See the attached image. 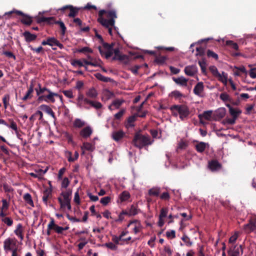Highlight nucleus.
I'll use <instances>...</instances> for the list:
<instances>
[{"label":"nucleus","instance_id":"obj_2","mask_svg":"<svg viewBox=\"0 0 256 256\" xmlns=\"http://www.w3.org/2000/svg\"><path fill=\"white\" fill-rule=\"evenodd\" d=\"M34 90L38 96V101L39 102L44 101L54 103L55 102L54 96H58V94L52 92L46 86H42L40 83L38 84V86Z\"/></svg>","mask_w":256,"mask_h":256},{"label":"nucleus","instance_id":"obj_28","mask_svg":"<svg viewBox=\"0 0 256 256\" xmlns=\"http://www.w3.org/2000/svg\"><path fill=\"white\" fill-rule=\"evenodd\" d=\"M54 20V17H37L36 18V22L38 24H41L44 22H47L48 24H50L53 23V21Z\"/></svg>","mask_w":256,"mask_h":256},{"label":"nucleus","instance_id":"obj_63","mask_svg":"<svg viewBox=\"0 0 256 256\" xmlns=\"http://www.w3.org/2000/svg\"><path fill=\"white\" fill-rule=\"evenodd\" d=\"M111 200V198L109 196H105L100 199V202L104 206L107 205Z\"/></svg>","mask_w":256,"mask_h":256},{"label":"nucleus","instance_id":"obj_26","mask_svg":"<svg viewBox=\"0 0 256 256\" xmlns=\"http://www.w3.org/2000/svg\"><path fill=\"white\" fill-rule=\"evenodd\" d=\"M23 36L24 37L26 41L27 42H30L34 41L37 38V36L34 34H32L28 31H25L22 34Z\"/></svg>","mask_w":256,"mask_h":256},{"label":"nucleus","instance_id":"obj_13","mask_svg":"<svg viewBox=\"0 0 256 256\" xmlns=\"http://www.w3.org/2000/svg\"><path fill=\"white\" fill-rule=\"evenodd\" d=\"M80 9V8L74 7L72 5H66L60 8L59 10L62 12H64L66 10H69L70 13L68 15V16L70 18H74L78 14Z\"/></svg>","mask_w":256,"mask_h":256},{"label":"nucleus","instance_id":"obj_18","mask_svg":"<svg viewBox=\"0 0 256 256\" xmlns=\"http://www.w3.org/2000/svg\"><path fill=\"white\" fill-rule=\"evenodd\" d=\"M131 225H134L133 232L135 234L138 233L142 230V226L141 225L140 222L138 220H134L130 221L128 224L127 226L129 227Z\"/></svg>","mask_w":256,"mask_h":256},{"label":"nucleus","instance_id":"obj_32","mask_svg":"<svg viewBox=\"0 0 256 256\" xmlns=\"http://www.w3.org/2000/svg\"><path fill=\"white\" fill-rule=\"evenodd\" d=\"M95 77L98 80L108 82H113V80L112 79L110 78L106 77L104 76L102 74L100 73H96L94 74Z\"/></svg>","mask_w":256,"mask_h":256},{"label":"nucleus","instance_id":"obj_47","mask_svg":"<svg viewBox=\"0 0 256 256\" xmlns=\"http://www.w3.org/2000/svg\"><path fill=\"white\" fill-rule=\"evenodd\" d=\"M124 102V99H116L112 102V105L116 108L118 109Z\"/></svg>","mask_w":256,"mask_h":256},{"label":"nucleus","instance_id":"obj_12","mask_svg":"<svg viewBox=\"0 0 256 256\" xmlns=\"http://www.w3.org/2000/svg\"><path fill=\"white\" fill-rule=\"evenodd\" d=\"M68 226L65 227L60 226L55 224L54 220L53 218H50V220L49 222V228H53L54 230L58 234H62L64 230H66L69 229Z\"/></svg>","mask_w":256,"mask_h":256},{"label":"nucleus","instance_id":"obj_42","mask_svg":"<svg viewBox=\"0 0 256 256\" xmlns=\"http://www.w3.org/2000/svg\"><path fill=\"white\" fill-rule=\"evenodd\" d=\"M82 148L87 150L93 151L94 149V146L91 143L84 142L83 143Z\"/></svg>","mask_w":256,"mask_h":256},{"label":"nucleus","instance_id":"obj_15","mask_svg":"<svg viewBox=\"0 0 256 256\" xmlns=\"http://www.w3.org/2000/svg\"><path fill=\"white\" fill-rule=\"evenodd\" d=\"M194 142L196 143L194 145V148L197 152L199 153H202L206 148L209 147V144L208 143L197 140Z\"/></svg>","mask_w":256,"mask_h":256},{"label":"nucleus","instance_id":"obj_33","mask_svg":"<svg viewBox=\"0 0 256 256\" xmlns=\"http://www.w3.org/2000/svg\"><path fill=\"white\" fill-rule=\"evenodd\" d=\"M212 114V110L204 111L202 114L198 115V118L201 120L202 118H204L206 120H210Z\"/></svg>","mask_w":256,"mask_h":256},{"label":"nucleus","instance_id":"obj_10","mask_svg":"<svg viewBox=\"0 0 256 256\" xmlns=\"http://www.w3.org/2000/svg\"><path fill=\"white\" fill-rule=\"evenodd\" d=\"M243 228L246 233L256 234V216L250 218L248 222L244 225Z\"/></svg>","mask_w":256,"mask_h":256},{"label":"nucleus","instance_id":"obj_6","mask_svg":"<svg viewBox=\"0 0 256 256\" xmlns=\"http://www.w3.org/2000/svg\"><path fill=\"white\" fill-rule=\"evenodd\" d=\"M170 110L172 112H174V110L177 112L182 120L187 119L190 114L189 108L185 104L173 105L170 108Z\"/></svg>","mask_w":256,"mask_h":256},{"label":"nucleus","instance_id":"obj_17","mask_svg":"<svg viewBox=\"0 0 256 256\" xmlns=\"http://www.w3.org/2000/svg\"><path fill=\"white\" fill-rule=\"evenodd\" d=\"M92 133V130L90 126H87L80 132V136L84 139L89 138Z\"/></svg>","mask_w":256,"mask_h":256},{"label":"nucleus","instance_id":"obj_11","mask_svg":"<svg viewBox=\"0 0 256 256\" xmlns=\"http://www.w3.org/2000/svg\"><path fill=\"white\" fill-rule=\"evenodd\" d=\"M52 188H46L43 192V196L42 198V202L46 206L49 205L52 206L53 205L48 202V200L52 198Z\"/></svg>","mask_w":256,"mask_h":256},{"label":"nucleus","instance_id":"obj_24","mask_svg":"<svg viewBox=\"0 0 256 256\" xmlns=\"http://www.w3.org/2000/svg\"><path fill=\"white\" fill-rule=\"evenodd\" d=\"M24 228L22 225L21 224H18L16 230H14V233L21 240H22L24 238Z\"/></svg>","mask_w":256,"mask_h":256},{"label":"nucleus","instance_id":"obj_55","mask_svg":"<svg viewBox=\"0 0 256 256\" xmlns=\"http://www.w3.org/2000/svg\"><path fill=\"white\" fill-rule=\"evenodd\" d=\"M177 162L178 161H166L165 165L166 167L171 166L173 168H178Z\"/></svg>","mask_w":256,"mask_h":256},{"label":"nucleus","instance_id":"obj_60","mask_svg":"<svg viewBox=\"0 0 256 256\" xmlns=\"http://www.w3.org/2000/svg\"><path fill=\"white\" fill-rule=\"evenodd\" d=\"M220 98L223 102H231L229 95L226 92L222 93L220 94Z\"/></svg>","mask_w":256,"mask_h":256},{"label":"nucleus","instance_id":"obj_41","mask_svg":"<svg viewBox=\"0 0 256 256\" xmlns=\"http://www.w3.org/2000/svg\"><path fill=\"white\" fill-rule=\"evenodd\" d=\"M1 220L2 222L8 227L12 226L14 224V220L10 217L6 216V218H2Z\"/></svg>","mask_w":256,"mask_h":256},{"label":"nucleus","instance_id":"obj_36","mask_svg":"<svg viewBox=\"0 0 256 256\" xmlns=\"http://www.w3.org/2000/svg\"><path fill=\"white\" fill-rule=\"evenodd\" d=\"M102 94L106 100H108L115 96L114 94L112 92L108 89L104 90Z\"/></svg>","mask_w":256,"mask_h":256},{"label":"nucleus","instance_id":"obj_38","mask_svg":"<svg viewBox=\"0 0 256 256\" xmlns=\"http://www.w3.org/2000/svg\"><path fill=\"white\" fill-rule=\"evenodd\" d=\"M235 69L236 70L234 72V74L236 76H240V73L246 74V70L245 67L243 66H242L240 67L235 66Z\"/></svg>","mask_w":256,"mask_h":256},{"label":"nucleus","instance_id":"obj_29","mask_svg":"<svg viewBox=\"0 0 256 256\" xmlns=\"http://www.w3.org/2000/svg\"><path fill=\"white\" fill-rule=\"evenodd\" d=\"M161 192V189L159 187H153L148 191V194L150 196H158Z\"/></svg>","mask_w":256,"mask_h":256},{"label":"nucleus","instance_id":"obj_19","mask_svg":"<svg viewBox=\"0 0 256 256\" xmlns=\"http://www.w3.org/2000/svg\"><path fill=\"white\" fill-rule=\"evenodd\" d=\"M39 109L46 112L48 115L52 116L54 120L56 119L54 112L46 104H42L39 106Z\"/></svg>","mask_w":256,"mask_h":256},{"label":"nucleus","instance_id":"obj_51","mask_svg":"<svg viewBox=\"0 0 256 256\" xmlns=\"http://www.w3.org/2000/svg\"><path fill=\"white\" fill-rule=\"evenodd\" d=\"M136 120V117L134 116H130L128 119V122L126 124L127 128L132 127L134 126V122Z\"/></svg>","mask_w":256,"mask_h":256},{"label":"nucleus","instance_id":"obj_30","mask_svg":"<svg viewBox=\"0 0 256 256\" xmlns=\"http://www.w3.org/2000/svg\"><path fill=\"white\" fill-rule=\"evenodd\" d=\"M6 46V45H4L0 49H2V54H4L8 58H12L14 59V60H16V56L10 52H8L7 50H5V47Z\"/></svg>","mask_w":256,"mask_h":256},{"label":"nucleus","instance_id":"obj_25","mask_svg":"<svg viewBox=\"0 0 256 256\" xmlns=\"http://www.w3.org/2000/svg\"><path fill=\"white\" fill-rule=\"evenodd\" d=\"M125 133L122 130L115 131L112 132V138L116 142H118L125 136Z\"/></svg>","mask_w":256,"mask_h":256},{"label":"nucleus","instance_id":"obj_20","mask_svg":"<svg viewBox=\"0 0 256 256\" xmlns=\"http://www.w3.org/2000/svg\"><path fill=\"white\" fill-rule=\"evenodd\" d=\"M204 90V86L202 82H198L194 87V93L198 96H200Z\"/></svg>","mask_w":256,"mask_h":256},{"label":"nucleus","instance_id":"obj_50","mask_svg":"<svg viewBox=\"0 0 256 256\" xmlns=\"http://www.w3.org/2000/svg\"><path fill=\"white\" fill-rule=\"evenodd\" d=\"M216 77L218 78V80L224 84L225 85L227 84V74L224 72H222V74H220V76Z\"/></svg>","mask_w":256,"mask_h":256},{"label":"nucleus","instance_id":"obj_35","mask_svg":"<svg viewBox=\"0 0 256 256\" xmlns=\"http://www.w3.org/2000/svg\"><path fill=\"white\" fill-rule=\"evenodd\" d=\"M130 197V192L126 190L122 192L119 196V198L122 202L128 200Z\"/></svg>","mask_w":256,"mask_h":256},{"label":"nucleus","instance_id":"obj_4","mask_svg":"<svg viewBox=\"0 0 256 256\" xmlns=\"http://www.w3.org/2000/svg\"><path fill=\"white\" fill-rule=\"evenodd\" d=\"M153 142L154 140H151L149 136L142 135L138 133L135 134L132 140L133 144L140 148L151 145Z\"/></svg>","mask_w":256,"mask_h":256},{"label":"nucleus","instance_id":"obj_44","mask_svg":"<svg viewBox=\"0 0 256 256\" xmlns=\"http://www.w3.org/2000/svg\"><path fill=\"white\" fill-rule=\"evenodd\" d=\"M230 115L234 118H237L238 116L242 113V110L239 109L230 108L229 111Z\"/></svg>","mask_w":256,"mask_h":256},{"label":"nucleus","instance_id":"obj_21","mask_svg":"<svg viewBox=\"0 0 256 256\" xmlns=\"http://www.w3.org/2000/svg\"><path fill=\"white\" fill-rule=\"evenodd\" d=\"M222 166L218 161H209L208 168L212 172L218 170L221 168Z\"/></svg>","mask_w":256,"mask_h":256},{"label":"nucleus","instance_id":"obj_40","mask_svg":"<svg viewBox=\"0 0 256 256\" xmlns=\"http://www.w3.org/2000/svg\"><path fill=\"white\" fill-rule=\"evenodd\" d=\"M24 200L29 205H30V206H32V207L34 206V202L32 200V196L30 194H28V193L26 194L24 196Z\"/></svg>","mask_w":256,"mask_h":256},{"label":"nucleus","instance_id":"obj_14","mask_svg":"<svg viewBox=\"0 0 256 256\" xmlns=\"http://www.w3.org/2000/svg\"><path fill=\"white\" fill-rule=\"evenodd\" d=\"M228 254L230 256H240V254H242V246L232 245L230 246Z\"/></svg>","mask_w":256,"mask_h":256},{"label":"nucleus","instance_id":"obj_23","mask_svg":"<svg viewBox=\"0 0 256 256\" xmlns=\"http://www.w3.org/2000/svg\"><path fill=\"white\" fill-rule=\"evenodd\" d=\"M73 22L76 24V26H78L80 28V29L81 32H89L90 28L88 26L82 28V22L81 20L79 18H74L73 20Z\"/></svg>","mask_w":256,"mask_h":256},{"label":"nucleus","instance_id":"obj_8","mask_svg":"<svg viewBox=\"0 0 256 256\" xmlns=\"http://www.w3.org/2000/svg\"><path fill=\"white\" fill-rule=\"evenodd\" d=\"M13 13H15L17 15L21 16H22V18L20 19V20L21 22L24 24L30 26L32 22V17L20 10H14L12 11L6 12L5 15H10Z\"/></svg>","mask_w":256,"mask_h":256},{"label":"nucleus","instance_id":"obj_39","mask_svg":"<svg viewBox=\"0 0 256 256\" xmlns=\"http://www.w3.org/2000/svg\"><path fill=\"white\" fill-rule=\"evenodd\" d=\"M53 23L58 24L60 26L61 29V34L62 36L64 35L66 30V28L64 23L61 20L55 21L54 20L53 21Z\"/></svg>","mask_w":256,"mask_h":256},{"label":"nucleus","instance_id":"obj_37","mask_svg":"<svg viewBox=\"0 0 256 256\" xmlns=\"http://www.w3.org/2000/svg\"><path fill=\"white\" fill-rule=\"evenodd\" d=\"M181 239L186 246L190 247L192 245V242L186 234H184Z\"/></svg>","mask_w":256,"mask_h":256},{"label":"nucleus","instance_id":"obj_7","mask_svg":"<svg viewBox=\"0 0 256 256\" xmlns=\"http://www.w3.org/2000/svg\"><path fill=\"white\" fill-rule=\"evenodd\" d=\"M114 44L113 43L109 44L108 43H104L102 46L105 52L102 50L100 46L98 47V49L100 55L104 56L106 59L109 58L113 54V48Z\"/></svg>","mask_w":256,"mask_h":256},{"label":"nucleus","instance_id":"obj_58","mask_svg":"<svg viewBox=\"0 0 256 256\" xmlns=\"http://www.w3.org/2000/svg\"><path fill=\"white\" fill-rule=\"evenodd\" d=\"M238 232H236L228 240V243L233 245V244L236 242V240L238 239Z\"/></svg>","mask_w":256,"mask_h":256},{"label":"nucleus","instance_id":"obj_16","mask_svg":"<svg viewBox=\"0 0 256 256\" xmlns=\"http://www.w3.org/2000/svg\"><path fill=\"white\" fill-rule=\"evenodd\" d=\"M184 72L186 75L193 76L198 72V68L196 65L188 66L185 67Z\"/></svg>","mask_w":256,"mask_h":256},{"label":"nucleus","instance_id":"obj_22","mask_svg":"<svg viewBox=\"0 0 256 256\" xmlns=\"http://www.w3.org/2000/svg\"><path fill=\"white\" fill-rule=\"evenodd\" d=\"M48 45L51 46H58L61 50L64 48L63 44L60 43L59 41L54 37H48Z\"/></svg>","mask_w":256,"mask_h":256},{"label":"nucleus","instance_id":"obj_61","mask_svg":"<svg viewBox=\"0 0 256 256\" xmlns=\"http://www.w3.org/2000/svg\"><path fill=\"white\" fill-rule=\"evenodd\" d=\"M90 105L96 110L100 109L102 106V104L100 102L93 100H92V103H90Z\"/></svg>","mask_w":256,"mask_h":256},{"label":"nucleus","instance_id":"obj_64","mask_svg":"<svg viewBox=\"0 0 256 256\" xmlns=\"http://www.w3.org/2000/svg\"><path fill=\"white\" fill-rule=\"evenodd\" d=\"M210 70L215 76H220V73L218 72L217 68L214 66H212L210 68Z\"/></svg>","mask_w":256,"mask_h":256},{"label":"nucleus","instance_id":"obj_1","mask_svg":"<svg viewBox=\"0 0 256 256\" xmlns=\"http://www.w3.org/2000/svg\"><path fill=\"white\" fill-rule=\"evenodd\" d=\"M117 18L115 10H102L98 12L97 21L102 26L108 29V34L112 36V26L115 24V19Z\"/></svg>","mask_w":256,"mask_h":256},{"label":"nucleus","instance_id":"obj_3","mask_svg":"<svg viewBox=\"0 0 256 256\" xmlns=\"http://www.w3.org/2000/svg\"><path fill=\"white\" fill-rule=\"evenodd\" d=\"M71 194L72 192L70 190L62 192L60 196L58 198L60 204V210L63 212H66V210H71Z\"/></svg>","mask_w":256,"mask_h":256},{"label":"nucleus","instance_id":"obj_53","mask_svg":"<svg viewBox=\"0 0 256 256\" xmlns=\"http://www.w3.org/2000/svg\"><path fill=\"white\" fill-rule=\"evenodd\" d=\"M70 63L71 64L74 66H78L80 67H82V66H84V64L82 62V60H71Z\"/></svg>","mask_w":256,"mask_h":256},{"label":"nucleus","instance_id":"obj_27","mask_svg":"<svg viewBox=\"0 0 256 256\" xmlns=\"http://www.w3.org/2000/svg\"><path fill=\"white\" fill-rule=\"evenodd\" d=\"M172 80L181 86H186L188 84V80L184 76H180L178 78H172Z\"/></svg>","mask_w":256,"mask_h":256},{"label":"nucleus","instance_id":"obj_43","mask_svg":"<svg viewBox=\"0 0 256 256\" xmlns=\"http://www.w3.org/2000/svg\"><path fill=\"white\" fill-rule=\"evenodd\" d=\"M74 52L82 53V54H86L87 53H92L93 52V51L89 47L86 46V47H84L82 48L76 49Z\"/></svg>","mask_w":256,"mask_h":256},{"label":"nucleus","instance_id":"obj_62","mask_svg":"<svg viewBox=\"0 0 256 256\" xmlns=\"http://www.w3.org/2000/svg\"><path fill=\"white\" fill-rule=\"evenodd\" d=\"M166 235L168 238L173 239L176 238V232L174 230L167 231Z\"/></svg>","mask_w":256,"mask_h":256},{"label":"nucleus","instance_id":"obj_45","mask_svg":"<svg viewBox=\"0 0 256 256\" xmlns=\"http://www.w3.org/2000/svg\"><path fill=\"white\" fill-rule=\"evenodd\" d=\"M138 214V206L134 204L130 206V208L128 210L129 216H134Z\"/></svg>","mask_w":256,"mask_h":256},{"label":"nucleus","instance_id":"obj_52","mask_svg":"<svg viewBox=\"0 0 256 256\" xmlns=\"http://www.w3.org/2000/svg\"><path fill=\"white\" fill-rule=\"evenodd\" d=\"M160 198L163 200L168 201L170 199V194L168 191L164 192L160 194Z\"/></svg>","mask_w":256,"mask_h":256},{"label":"nucleus","instance_id":"obj_48","mask_svg":"<svg viewBox=\"0 0 256 256\" xmlns=\"http://www.w3.org/2000/svg\"><path fill=\"white\" fill-rule=\"evenodd\" d=\"M198 64L200 67L202 73L205 74L206 72V60L204 58H202L201 60H199L198 62Z\"/></svg>","mask_w":256,"mask_h":256},{"label":"nucleus","instance_id":"obj_46","mask_svg":"<svg viewBox=\"0 0 256 256\" xmlns=\"http://www.w3.org/2000/svg\"><path fill=\"white\" fill-rule=\"evenodd\" d=\"M73 124L74 128H81L85 125V122L80 118H76Z\"/></svg>","mask_w":256,"mask_h":256},{"label":"nucleus","instance_id":"obj_54","mask_svg":"<svg viewBox=\"0 0 256 256\" xmlns=\"http://www.w3.org/2000/svg\"><path fill=\"white\" fill-rule=\"evenodd\" d=\"M104 246L112 250H118V246L112 242L106 243Z\"/></svg>","mask_w":256,"mask_h":256},{"label":"nucleus","instance_id":"obj_34","mask_svg":"<svg viewBox=\"0 0 256 256\" xmlns=\"http://www.w3.org/2000/svg\"><path fill=\"white\" fill-rule=\"evenodd\" d=\"M86 95L90 98H95L98 96V92L94 88H92L86 92Z\"/></svg>","mask_w":256,"mask_h":256},{"label":"nucleus","instance_id":"obj_57","mask_svg":"<svg viewBox=\"0 0 256 256\" xmlns=\"http://www.w3.org/2000/svg\"><path fill=\"white\" fill-rule=\"evenodd\" d=\"M206 54L208 58H212L216 60H218V55L213 51L208 50L206 52Z\"/></svg>","mask_w":256,"mask_h":256},{"label":"nucleus","instance_id":"obj_49","mask_svg":"<svg viewBox=\"0 0 256 256\" xmlns=\"http://www.w3.org/2000/svg\"><path fill=\"white\" fill-rule=\"evenodd\" d=\"M226 44L228 46H230L234 50H238V44L232 40H226Z\"/></svg>","mask_w":256,"mask_h":256},{"label":"nucleus","instance_id":"obj_31","mask_svg":"<svg viewBox=\"0 0 256 256\" xmlns=\"http://www.w3.org/2000/svg\"><path fill=\"white\" fill-rule=\"evenodd\" d=\"M188 140H180L178 144L176 150L178 151V150H185L188 146Z\"/></svg>","mask_w":256,"mask_h":256},{"label":"nucleus","instance_id":"obj_56","mask_svg":"<svg viewBox=\"0 0 256 256\" xmlns=\"http://www.w3.org/2000/svg\"><path fill=\"white\" fill-rule=\"evenodd\" d=\"M34 91L32 90L28 89L25 96L22 98V100L26 101L28 99H30L32 97V93Z\"/></svg>","mask_w":256,"mask_h":256},{"label":"nucleus","instance_id":"obj_9","mask_svg":"<svg viewBox=\"0 0 256 256\" xmlns=\"http://www.w3.org/2000/svg\"><path fill=\"white\" fill-rule=\"evenodd\" d=\"M18 246V240L15 238H8L4 242V250L6 252H10Z\"/></svg>","mask_w":256,"mask_h":256},{"label":"nucleus","instance_id":"obj_59","mask_svg":"<svg viewBox=\"0 0 256 256\" xmlns=\"http://www.w3.org/2000/svg\"><path fill=\"white\" fill-rule=\"evenodd\" d=\"M48 170V167L46 166L44 170H42V168H36L35 169V172L36 174H40L41 175V178H43V176L46 172Z\"/></svg>","mask_w":256,"mask_h":256},{"label":"nucleus","instance_id":"obj_5","mask_svg":"<svg viewBox=\"0 0 256 256\" xmlns=\"http://www.w3.org/2000/svg\"><path fill=\"white\" fill-rule=\"evenodd\" d=\"M169 209L168 207H162L160 212L158 216V220L157 224L159 227H162L164 223V218L168 217V220L166 221L168 224H172L174 222V215L172 214H168Z\"/></svg>","mask_w":256,"mask_h":256}]
</instances>
